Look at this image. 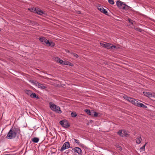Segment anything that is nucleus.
I'll return each mask as SVG.
<instances>
[{
    "label": "nucleus",
    "mask_w": 155,
    "mask_h": 155,
    "mask_svg": "<svg viewBox=\"0 0 155 155\" xmlns=\"http://www.w3.org/2000/svg\"><path fill=\"white\" fill-rule=\"evenodd\" d=\"M146 144V143L145 144V145L143 146V147H142L140 148V151L142 152L144 150Z\"/></svg>",
    "instance_id": "obj_21"
},
{
    "label": "nucleus",
    "mask_w": 155,
    "mask_h": 155,
    "mask_svg": "<svg viewBox=\"0 0 155 155\" xmlns=\"http://www.w3.org/2000/svg\"><path fill=\"white\" fill-rule=\"evenodd\" d=\"M16 136V134L12 131V130L11 129L8 133L6 138L8 139H11L15 138Z\"/></svg>",
    "instance_id": "obj_6"
},
{
    "label": "nucleus",
    "mask_w": 155,
    "mask_h": 155,
    "mask_svg": "<svg viewBox=\"0 0 155 155\" xmlns=\"http://www.w3.org/2000/svg\"><path fill=\"white\" fill-rule=\"evenodd\" d=\"M32 140L33 142L37 143L38 142L39 139L37 137H34L32 139Z\"/></svg>",
    "instance_id": "obj_18"
},
{
    "label": "nucleus",
    "mask_w": 155,
    "mask_h": 155,
    "mask_svg": "<svg viewBox=\"0 0 155 155\" xmlns=\"http://www.w3.org/2000/svg\"><path fill=\"white\" fill-rule=\"evenodd\" d=\"M103 8L101 6H99L98 7V9L99 10H100L101 12H102Z\"/></svg>",
    "instance_id": "obj_26"
},
{
    "label": "nucleus",
    "mask_w": 155,
    "mask_h": 155,
    "mask_svg": "<svg viewBox=\"0 0 155 155\" xmlns=\"http://www.w3.org/2000/svg\"><path fill=\"white\" fill-rule=\"evenodd\" d=\"M30 96L32 98L36 97L37 99H38L39 98L38 96H36L35 94L34 93H31Z\"/></svg>",
    "instance_id": "obj_19"
},
{
    "label": "nucleus",
    "mask_w": 155,
    "mask_h": 155,
    "mask_svg": "<svg viewBox=\"0 0 155 155\" xmlns=\"http://www.w3.org/2000/svg\"><path fill=\"white\" fill-rule=\"evenodd\" d=\"M102 12H103V13H104V14H106V13H107V11L106 10V9L103 8V11Z\"/></svg>",
    "instance_id": "obj_30"
},
{
    "label": "nucleus",
    "mask_w": 155,
    "mask_h": 155,
    "mask_svg": "<svg viewBox=\"0 0 155 155\" xmlns=\"http://www.w3.org/2000/svg\"><path fill=\"white\" fill-rule=\"evenodd\" d=\"M85 112H86L87 114H88L89 115L92 116V112L93 111H90L89 109H86L84 110Z\"/></svg>",
    "instance_id": "obj_16"
},
{
    "label": "nucleus",
    "mask_w": 155,
    "mask_h": 155,
    "mask_svg": "<svg viewBox=\"0 0 155 155\" xmlns=\"http://www.w3.org/2000/svg\"><path fill=\"white\" fill-rule=\"evenodd\" d=\"M117 5L118 7L123 9H127L129 7L123 2L119 1L117 2Z\"/></svg>",
    "instance_id": "obj_4"
},
{
    "label": "nucleus",
    "mask_w": 155,
    "mask_h": 155,
    "mask_svg": "<svg viewBox=\"0 0 155 155\" xmlns=\"http://www.w3.org/2000/svg\"><path fill=\"white\" fill-rule=\"evenodd\" d=\"M141 141V138L140 137H138L137 138L136 140V143L138 144H139L140 143Z\"/></svg>",
    "instance_id": "obj_20"
},
{
    "label": "nucleus",
    "mask_w": 155,
    "mask_h": 155,
    "mask_svg": "<svg viewBox=\"0 0 155 155\" xmlns=\"http://www.w3.org/2000/svg\"><path fill=\"white\" fill-rule=\"evenodd\" d=\"M118 149L119 150H122V148L120 146H118Z\"/></svg>",
    "instance_id": "obj_32"
},
{
    "label": "nucleus",
    "mask_w": 155,
    "mask_h": 155,
    "mask_svg": "<svg viewBox=\"0 0 155 155\" xmlns=\"http://www.w3.org/2000/svg\"><path fill=\"white\" fill-rule=\"evenodd\" d=\"M25 92L28 95H31V91L30 90H27L25 91Z\"/></svg>",
    "instance_id": "obj_22"
},
{
    "label": "nucleus",
    "mask_w": 155,
    "mask_h": 155,
    "mask_svg": "<svg viewBox=\"0 0 155 155\" xmlns=\"http://www.w3.org/2000/svg\"><path fill=\"white\" fill-rule=\"evenodd\" d=\"M68 52H69V51H68Z\"/></svg>",
    "instance_id": "obj_35"
},
{
    "label": "nucleus",
    "mask_w": 155,
    "mask_h": 155,
    "mask_svg": "<svg viewBox=\"0 0 155 155\" xmlns=\"http://www.w3.org/2000/svg\"><path fill=\"white\" fill-rule=\"evenodd\" d=\"M94 113V116L95 117H96L98 116V113L95 112H94L93 111L92 115Z\"/></svg>",
    "instance_id": "obj_24"
},
{
    "label": "nucleus",
    "mask_w": 155,
    "mask_h": 155,
    "mask_svg": "<svg viewBox=\"0 0 155 155\" xmlns=\"http://www.w3.org/2000/svg\"><path fill=\"white\" fill-rule=\"evenodd\" d=\"M70 144L69 142H66L64 143L61 147V150L63 151L64 150L68 149L69 148Z\"/></svg>",
    "instance_id": "obj_7"
},
{
    "label": "nucleus",
    "mask_w": 155,
    "mask_h": 155,
    "mask_svg": "<svg viewBox=\"0 0 155 155\" xmlns=\"http://www.w3.org/2000/svg\"><path fill=\"white\" fill-rule=\"evenodd\" d=\"M74 142L78 143V144H79L80 143V142H79V141L78 140H77L76 139H74Z\"/></svg>",
    "instance_id": "obj_29"
},
{
    "label": "nucleus",
    "mask_w": 155,
    "mask_h": 155,
    "mask_svg": "<svg viewBox=\"0 0 155 155\" xmlns=\"http://www.w3.org/2000/svg\"><path fill=\"white\" fill-rule=\"evenodd\" d=\"M71 54L74 56V57H76V58H78V55L76 54L75 53H72Z\"/></svg>",
    "instance_id": "obj_28"
},
{
    "label": "nucleus",
    "mask_w": 155,
    "mask_h": 155,
    "mask_svg": "<svg viewBox=\"0 0 155 155\" xmlns=\"http://www.w3.org/2000/svg\"><path fill=\"white\" fill-rule=\"evenodd\" d=\"M74 150L75 152L78 153L79 155H82V151L80 148L76 147L74 148Z\"/></svg>",
    "instance_id": "obj_11"
},
{
    "label": "nucleus",
    "mask_w": 155,
    "mask_h": 155,
    "mask_svg": "<svg viewBox=\"0 0 155 155\" xmlns=\"http://www.w3.org/2000/svg\"><path fill=\"white\" fill-rule=\"evenodd\" d=\"M49 104L50 108L52 110L59 114H61V113L62 112L59 107L53 103L51 102L49 103Z\"/></svg>",
    "instance_id": "obj_2"
},
{
    "label": "nucleus",
    "mask_w": 155,
    "mask_h": 155,
    "mask_svg": "<svg viewBox=\"0 0 155 155\" xmlns=\"http://www.w3.org/2000/svg\"><path fill=\"white\" fill-rule=\"evenodd\" d=\"M12 130V131L16 135L18 134H19L20 133L19 128L18 127H15Z\"/></svg>",
    "instance_id": "obj_14"
},
{
    "label": "nucleus",
    "mask_w": 155,
    "mask_h": 155,
    "mask_svg": "<svg viewBox=\"0 0 155 155\" xmlns=\"http://www.w3.org/2000/svg\"><path fill=\"white\" fill-rule=\"evenodd\" d=\"M36 12L39 15H42L44 14L43 12L39 8H37L36 9Z\"/></svg>",
    "instance_id": "obj_15"
},
{
    "label": "nucleus",
    "mask_w": 155,
    "mask_h": 155,
    "mask_svg": "<svg viewBox=\"0 0 155 155\" xmlns=\"http://www.w3.org/2000/svg\"><path fill=\"white\" fill-rule=\"evenodd\" d=\"M60 124L64 127H68L69 126L68 122L66 120L61 121Z\"/></svg>",
    "instance_id": "obj_8"
},
{
    "label": "nucleus",
    "mask_w": 155,
    "mask_h": 155,
    "mask_svg": "<svg viewBox=\"0 0 155 155\" xmlns=\"http://www.w3.org/2000/svg\"><path fill=\"white\" fill-rule=\"evenodd\" d=\"M11 155V154H4V155Z\"/></svg>",
    "instance_id": "obj_34"
},
{
    "label": "nucleus",
    "mask_w": 155,
    "mask_h": 155,
    "mask_svg": "<svg viewBox=\"0 0 155 155\" xmlns=\"http://www.w3.org/2000/svg\"><path fill=\"white\" fill-rule=\"evenodd\" d=\"M109 2L111 4L113 5L114 4V0H108Z\"/></svg>",
    "instance_id": "obj_27"
},
{
    "label": "nucleus",
    "mask_w": 155,
    "mask_h": 155,
    "mask_svg": "<svg viewBox=\"0 0 155 155\" xmlns=\"http://www.w3.org/2000/svg\"><path fill=\"white\" fill-rule=\"evenodd\" d=\"M144 95L148 97H150L152 96V95L149 92H144Z\"/></svg>",
    "instance_id": "obj_17"
},
{
    "label": "nucleus",
    "mask_w": 155,
    "mask_h": 155,
    "mask_svg": "<svg viewBox=\"0 0 155 155\" xmlns=\"http://www.w3.org/2000/svg\"><path fill=\"white\" fill-rule=\"evenodd\" d=\"M35 84L36 86H37L39 88H40L41 89H45L46 88V87L44 85L42 84L39 83L38 82H36Z\"/></svg>",
    "instance_id": "obj_13"
},
{
    "label": "nucleus",
    "mask_w": 155,
    "mask_h": 155,
    "mask_svg": "<svg viewBox=\"0 0 155 155\" xmlns=\"http://www.w3.org/2000/svg\"><path fill=\"white\" fill-rule=\"evenodd\" d=\"M39 39L43 44H45L47 46L53 47L54 46L55 44L53 42H50L48 40L46 39L45 37H41L39 38Z\"/></svg>",
    "instance_id": "obj_1"
},
{
    "label": "nucleus",
    "mask_w": 155,
    "mask_h": 155,
    "mask_svg": "<svg viewBox=\"0 0 155 155\" xmlns=\"http://www.w3.org/2000/svg\"><path fill=\"white\" fill-rule=\"evenodd\" d=\"M118 134L119 135L122 137H127L128 135L127 132L125 130H121L119 131Z\"/></svg>",
    "instance_id": "obj_9"
},
{
    "label": "nucleus",
    "mask_w": 155,
    "mask_h": 155,
    "mask_svg": "<svg viewBox=\"0 0 155 155\" xmlns=\"http://www.w3.org/2000/svg\"><path fill=\"white\" fill-rule=\"evenodd\" d=\"M129 22L130 23H131L132 24H134V22L131 20L129 19Z\"/></svg>",
    "instance_id": "obj_31"
},
{
    "label": "nucleus",
    "mask_w": 155,
    "mask_h": 155,
    "mask_svg": "<svg viewBox=\"0 0 155 155\" xmlns=\"http://www.w3.org/2000/svg\"><path fill=\"white\" fill-rule=\"evenodd\" d=\"M124 98L126 100H127L128 101L130 102L132 104H133L134 101L135 99L128 97L126 95H125L123 96Z\"/></svg>",
    "instance_id": "obj_12"
},
{
    "label": "nucleus",
    "mask_w": 155,
    "mask_h": 155,
    "mask_svg": "<svg viewBox=\"0 0 155 155\" xmlns=\"http://www.w3.org/2000/svg\"><path fill=\"white\" fill-rule=\"evenodd\" d=\"M133 104L137 106H139L140 107H145V106L143 104L139 103L135 99L134 101Z\"/></svg>",
    "instance_id": "obj_10"
},
{
    "label": "nucleus",
    "mask_w": 155,
    "mask_h": 155,
    "mask_svg": "<svg viewBox=\"0 0 155 155\" xmlns=\"http://www.w3.org/2000/svg\"><path fill=\"white\" fill-rule=\"evenodd\" d=\"M100 44L101 46L110 50L114 49L116 48V46L113 45L109 43L104 42L103 43H100Z\"/></svg>",
    "instance_id": "obj_3"
},
{
    "label": "nucleus",
    "mask_w": 155,
    "mask_h": 155,
    "mask_svg": "<svg viewBox=\"0 0 155 155\" xmlns=\"http://www.w3.org/2000/svg\"><path fill=\"white\" fill-rule=\"evenodd\" d=\"M36 8H28V9L29 10H30L32 12H34L36 11Z\"/></svg>",
    "instance_id": "obj_23"
},
{
    "label": "nucleus",
    "mask_w": 155,
    "mask_h": 155,
    "mask_svg": "<svg viewBox=\"0 0 155 155\" xmlns=\"http://www.w3.org/2000/svg\"><path fill=\"white\" fill-rule=\"evenodd\" d=\"M71 116L73 117H76L77 115L76 114L75 112H74V113L72 112L71 113Z\"/></svg>",
    "instance_id": "obj_25"
},
{
    "label": "nucleus",
    "mask_w": 155,
    "mask_h": 155,
    "mask_svg": "<svg viewBox=\"0 0 155 155\" xmlns=\"http://www.w3.org/2000/svg\"><path fill=\"white\" fill-rule=\"evenodd\" d=\"M138 31H141V29H138Z\"/></svg>",
    "instance_id": "obj_33"
},
{
    "label": "nucleus",
    "mask_w": 155,
    "mask_h": 155,
    "mask_svg": "<svg viewBox=\"0 0 155 155\" xmlns=\"http://www.w3.org/2000/svg\"><path fill=\"white\" fill-rule=\"evenodd\" d=\"M55 61L57 62L60 63V64L65 65H70V63L69 62L66 61H63L60 58L58 57H55L54 58Z\"/></svg>",
    "instance_id": "obj_5"
}]
</instances>
